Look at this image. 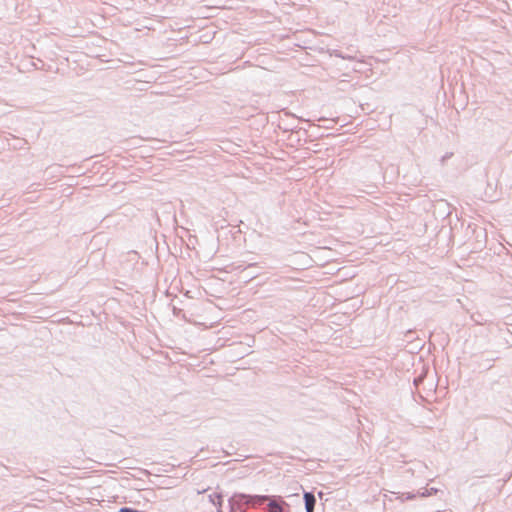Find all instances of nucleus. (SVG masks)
Instances as JSON below:
<instances>
[{"label": "nucleus", "mask_w": 512, "mask_h": 512, "mask_svg": "<svg viewBox=\"0 0 512 512\" xmlns=\"http://www.w3.org/2000/svg\"><path fill=\"white\" fill-rule=\"evenodd\" d=\"M304 499H305V506H306L307 512H313L314 505H315L314 495L311 493H305Z\"/></svg>", "instance_id": "1"}, {"label": "nucleus", "mask_w": 512, "mask_h": 512, "mask_svg": "<svg viewBox=\"0 0 512 512\" xmlns=\"http://www.w3.org/2000/svg\"><path fill=\"white\" fill-rule=\"evenodd\" d=\"M268 510H269V512H282V507L275 502H271L268 505Z\"/></svg>", "instance_id": "2"}, {"label": "nucleus", "mask_w": 512, "mask_h": 512, "mask_svg": "<svg viewBox=\"0 0 512 512\" xmlns=\"http://www.w3.org/2000/svg\"><path fill=\"white\" fill-rule=\"evenodd\" d=\"M257 500H258L259 502H261V501L266 500V497H258V498H257Z\"/></svg>", "instance_id": "3"}]
</instances>
